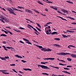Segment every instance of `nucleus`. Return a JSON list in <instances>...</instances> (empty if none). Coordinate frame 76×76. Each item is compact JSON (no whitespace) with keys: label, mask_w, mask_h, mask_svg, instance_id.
I'll return each instance as SVG.
<instances>
[{"label":"nucleus","mask_w":76,"mask_h":76,"mask_svg":"<svg viewBox=\"0 0 76 76\" xmlns=\"http://www.w3.org/2000/svg\"><path fill=\"white\" fill-rule=\"evenodd\" d=\"M12 9H13V10H17V11L18 10V9H17L15 8H14L13 7H12Z\"/></svg>","instance_id":"e433bc0d"},{"label":"nucleus","mask_w":76,"mask_h":76,"mask_svg":"<svg viewBox=\"0 0 76 76\" xmlns=\"http://www.w3.org/2000/svg\"><path fill=\"white\" fill-rule=\"evenodd\" d=\"M0 20H1V22H3V23H5V22H4V21L3 20L0 19Z\"/></svg>","instance_id":"ea45409f"},{"label":"nucleus","mask_w":76,"mask_h":76,"mask_svg":"<svg viewBox=\"0 0 76 76\" xmlns=\"http://www.w3.org/2000/svg\"><path fill=\"white\" fill-rule=\"evenodd\" d=\"M51 51V50L49 48H48L47 49L46 51Z\"/></svg>","instance_id":"c85d7f7f"},{"label":"nucleus","mask_w":76,"mask_h":76,"mask_svg":"<svg viewBox=\"0 0 76 76\" xmlns=\"http://www.w3.org/2000/svg\"><path fill=\"white\" fill-rule=\"evenodd\" d=\"M0 72H2V73L3 74H5V75H9V72H7V70H0Z\"/></svg>","instance_id":"20e7f679"},{"label":"nucleus","mask_w":76,"mask_h":76,"mask_svg":"<svg viewBox=\"0 0 76 76\" xmlns=\"http://www.w3.org/2000/svg\"><path fill=\"white\" fill-rule=\"evenodd\" d=\"M47 63H48V62H41V64H47Z\"/></svg>","instance_id":"4be33fe9"},{"label":"nucleus","mask_w":76,"mask_h":76,"mask_svg":"<svg viewBox=\"0 0 76 76\" xmlns=\"http://www.w3.org/2000/svg\"><path fill=\"white\" fill-rule=\"evenodd\" d=\"M18 8H19L20 9H24V8H23L22 7H20L19 6H18Z\"/></svg>","instance_id":"4c0bfd02"},{"label":"nucleus","mask_w":76,"mask_h":76,"mask_svg":"<svg viewBox=\"0 0 76 76\" xmlns=\"http://www.w3.org/2000/svg\"><path fill=\"white\" fill-rule=\"evenodd\" d=\"M0 58L2 60H6V59L4 58H2V57H0Z\"/></svg>","instance_id":"cd10ccee"},{"label":"nucleus","mask_w":76,"mask_h":76,"mask_svg":"<svg viewBox=\"0 0 76 76\" xmlns=\"http://www.w3.org/2000/svg\"><path fill=\"white\" fill-rule=\"evenodd\" d=\"M2 43H3V44H6V42L5 41H3L2 42Z\"/></svg>","instance_id":"13d9d810"},{"label":"nucleus","mask_w":76,"mask_h":76,"mask_svg":"<svg viewBox=\"0 0 76 76\" xmlns=\"http://www.w3.org/2000/svg\"><path fill=\"white\" fill-rule=\"evenodd\" d=\"M7 48H8V49H14V48L10 47H7Z\"/></svg>","instance_id":"a878e982"},{"label":"nucleus","mask_w":76,"mask_h":76,"mask_svg":"<svg viewBox=\"0 0 76 76\" xmlns=\"http://www.w3.org/2000/svg\"><path fill=\"white\" fill-rule=\"evenodd\" d=\"M56 16V17H57L58 18H61V19H62V20H66V21H67V20L66 19L63 18V17H61L60 16Z\"/></svg>","instance_id":"6e6552de"},{"label":"nucleus","mask_w":76,"mask_h":76,"mask_svg":"<svg viewBox=\"0 0 76 76\" xmlns=\"http://www.w3.org/2000/svg\"><path fill=\"white\" fill-rule=\"evenodd\" d=\"M5 27L6 28H9V29H11V28H10V27H9V26H6Z\"/></svg>","instance_id":"603ef678"},{"label":"nucleus","mask_w":76,"mask_h":76,"mask_svg":"<svg viewBox=\"0 0 76 76\" xmlns=\"http://www.w3.org/2000/svg\"><path fill=\"white\" fill-rule=\"evenodd\" d=\"M4 20H5V22H8V20H7V19H4Z\"/></svg>","instance_id":"3c124183"},{"label":"nucleus","mask_w":76,"mask_h":76,"mask_svg":"<svg viewBox=\"0 0 76 76\" xmlns=\"http://www.w3.org/2000/svg\"><path fill=\"white\" fill-rule=\"evenodd\" d=\"M45 10L46 12H48V10L47 9H45Z\"/></svg>","instance_id":"e2e57ef3"},{"label":"nucleus","mask_w":76,"mask_h":76,"mask_svg":"<svg viewBox=\"0 0 76 76\" xmlns=\"http://www.w3.org/2000/svg\"><path fill=\"white\" fill-rule=\"evenodd\" d=\"M53 46H54V47H60V45L57 44L54 45Z\"/></svg>","instance_id":"ddd939ff"},{"label":"nucleus","mask_w":76,"mask_h":76,"mask_svg":"<svg viewBox=\"0 0 76 76\" xmlns=\"http://www.w3.org/2000/svg\"><path fill=\"white\" fill-rule=\"evenodd\" d=\"M40 14H41V15H42V16H46V15H45L43 14L42 13H41Z\"/></svg>","instance_id":"6e6d98bb"},{"label":"nucleus","mask_w":76,"mask_h":76,"mask_svg":"<svg viewBox=\"0 0 76 76\" xmlns=\"http://www.w3.org/2000/svg\"><path fill=\"white\" fill-rule=\"evenodd\" d=\"M9 32L10 34L11 35H12V33L10 31H9Z\"/></svg>","instance_id":"338daca9"},{"label":"nucleus","mask_w":76,"mask_h":76,"mask_svg":"<svg viewBox=\"0 0 76 76\" xmlns=\"http://www.w3.org/2000/svg\"><path fill=\"white\" fill-rule=\"evenodd\" d=\"M10 66H15V64H10Z\"/></svg>","instance_id":"49530a36"},{"label":"nucleus","mask_w":76,"mask_h":76,"mask_svg":"<svg viewBox=\"0 0 76 76\" xmlns=\"http://www.w3.org/2000/svg\"><path fill=\"white\" fill-rule=\"evenodd\" d=\"M54 34H56V35H57V32H53L51 34V35H54Z\"/></svg>","instance_id":"dca6fc26"},{"label":"nucleus","mask_w":76,"mask_h":76,"mask_svg":"<svg viewBox=\"0 0 76 76\" xmlns=\"http://www.w3.org/2000/svg\"><path fill=\"white\" fill-rule=\"evenodd\" d=\"M4 32H5V34H8V33L7 32V31L5 30L4 31Z\"/></svg>","instance_id":"0e129e2a"},{"label":"nucleus","mask_w":76,"mask_h":76,"mask_svg":"<svg viewBox=\"0 0 76 76\" xmlns=\"http://www.w3.org/2000/svg\"><path fill=\"white\" fill-rule=\"evenodd\" d=\"M67 67H72V66H67Z\"/></svg>","instance_id":"bf43d9fd"},{"label":"nucleus","mask_w":76,"mask_h":76,"mask_svg":"<svg viewBox=\"0 0 76 76\" xmlns=\"http://www.w3.org/2000/svg\"><path fill=\"white\" fill-rule=\"evenodd\" d=\"M42 75H47L48 76V74H47V73H42Z\"/></svg>","instance_id":"f704fd0d"},{"label":"nucleus","mask_w":76,"mask_h":76,"mask_svg":"<svg viewBox=\"0 0 76 76\" xmlns=\"http://www.w3.org/2000/svg\"><path fill=\"white\" fill-rule=\"evenodd\" d=\"M32 10H33V11H34V12H36V13H39V12H38V11H37V10H35V9H32Z\"/></svg>","instance_id":"a211bd4d"},{"label":"nucleus","mask_w":76,"mask_h":76,"mask_svg":"<svg viewBox=\"0 0 76 76\" xmlns=\"http://www.w3.org/2000/svg\"><path fill=\"white\" fill-rule=\"evenodd\" d=\"M60 61H62V62H64V63H66V61L63 60H60Z\"/></svg>","instance_id":"052dcab7"},{"label":"nucleus","mask_w":76,"mask_h":76,"mask_svg":"<svg viewBox=\"0 0 76 76\" xmlns=\"http://www.w3.org/2000/svg\"><path fill=\"white\" fill-rule=\"evenodd\" d=\"M15 57H16L18 58H23V57H22V56H20L18 55H15Z\"/></svg>","instance_id":"1a4fd4ad"},{"label":"nucleus","mask_w":76,"mask_h":76,"mask_svg":"<svg viewBox=\"0 0 76 76\" xmlns=\"http://www.w3.org/2000/svg\"><path fill=\"white\" fill-rule=\"evenodd\" d=\"M54 39L57 41H60V39L58 38H55Z\"/></svg>","instance_id":"2f4dec72"},{"label":"nucleus","mask_w":76,"mask_h":76,"mask_svg":"<svg viewBox=\"0 0 76 76\" xmlns=\"http://www.w3.org/2000/svg\"><path fill=\"white\" fill-rule=\"evenodd\" d=\"M64 69L65 70H70V69L68 68H64Z\"/></svg>","instance_id":"79ce46f5"},{"label":"nucleus","mask_w":76,"mask_h":76,"mask_svg":"<svg viewBox=\"0 0 76 76\" xmlns=\"http://www.w3.org/2000/svg\"><path fill=\"white\" fill-rule=\"evenodd\" d=\"M20 29H25L24 28H23L22 27H20Z\"/></svg>","instance_id":"680f3d73"},{"label":"nucleus","mask_w":76,"mask_h":76,"mask_svg":"<svg viewBox=\"0 0 76 76\" xmlns=\"http://www.w3.org/2000/svg\"><path fill=\"white\" fill-rule=\"evenodd\" d=\"M66 2H68V3H71V4H73V2H71L70 1H66Z\"/></svg>","instance_id":"393cba45"},{"label":"nucleus","mask_w":76,"mask_h":76,"mask_svg":"<svg viewBox=\"0 0 76 76\" xmlns=\"http://www.w3.org/2000/svg\"><path fill=\"white\" fill-rule=\"evenodd\" d=\"M1 37H7L6 35L4 34H2L0 35Z\"/></svg>","instance_id":"412c9836"},{"label":"nucleus","mask_w":76,"mask_h":76,"mask_svg":"<svg viewBox=\"0 0 76 76\" xmlns=\"http://www.w3.org/2000/svg\"><path fill=\"white\" fill-rule=\"evenodd\" d=\"M57 12H58V13H60L61 14V15H66V14H64V13H63L61 12H60V11H57Z\"/></svg>","instance_id":"aec40b11"},{"label":"nucleus","mask_w":76,"mask_h":76,"mask_svg":"<svg viewBox=\"0 0 76 76\" xmlns=\"http://www.w3.org/2000/svg\"><path fill=\"white\" fill-rule=\"evenodd\" d=\"M25 42H26V43H27L28 44H30L31 45H32V43H31V42H29V41Z\"/></svg>","instance_id":"b1692460"},{"label":"nucleus","mask_w":76,"mask_h":76,"mask_svg":"<svg viewBox=\"0 0 76 76\" xmlns=\"http://www.w3.org/2000/svg\"><path fill=\"white\" fill-rule=\"evenodd\" d=\"M74 58H76V55H74Z\"/></svg>","instance_id":"774afa93"},{"label":"nucleus","mask_w":76,"mask_h":76,"mask_svg":"<svg viewBox=\"0 0 76 76\" xmlns=\"http://www.w3.org/2000/svg\"><path fill=\"white\" fill-rule=\"evenodd\" d=\"M39 66L41 67L42 69H47V70H50V68L48 67V66L45 65H38V67H39Z\"/></svg>","instance_id":"f257e3e1"},{"label":"nucleus","mask_w":76,"mask_h":76,"mask_svg":"<svg viewBox=\"0 0 76 76\" xmlns=\"http://www.w3.org/2000/svg\"><path fill=\"white\" fill-rule=\"evenodd\" d=\"M70 53H64V56H65V55H66V54H68V55L70 54Z\"/></svg>","instance_id":"a19ab883"},{"label":"nucleus","mask_w":76,"mask_h":76,"mask_svg":"<svg viewBox=\"0 0 76 76\" xmlns=\"http://www.w3.org/2000/svg\"><path fill=\"white\" fill-rule=\"evenodd\" d=\"M36 24H37V26L39 28H41V26H40L39 24L38 23H36Z\"/></svg>","instance_id":"5701e85b"},{"label":"nucleus","mask_w":76,"mask_h":76,"mask_svg":"<svg viewBox=\"0 0 76 76\" xmlns=\"http://www.w3.org/2000/svg\"><path fill=\"white\" fill-rule=\"evenodd\" d=\"M7 10L10 12V13H11V14H13V15H16L15 14V13L14 12V11L12 9L10 8H7Z\"/></svg>","instance_id":"f03ea898"},{"label":"nucleus","mask_w":76,"mask_h":76,"mask_svg":"<svg viewBox=\"0 0 76 76\" xmlns=\"http://www.w3.org/2000/svg\"><path fill=\"white\" fill-rule=\"evenodd\" d=\"M50 7L51 8H52V9H54V10H57V8H54L53 7Z\"/></svg>","instance_id":"6ab92c4d"},{"label":"nucleus","mask_w":76,"mask_h":76,"mask_svg":"<svg viewBox=\"0 0 76 76\" xmlns=\"http://www.w3.org/2000/svg\"><path fill=\"white\" fill-rule=\"evenodd\" d=\"M67 59L69 61H72V59H70V58H67Z\"/></svg>","instance_id":"c9c22d12"},{"label":"nucleus","mask_w":76,"mask_h":76,"mask_svg":"<svg viewBox=\"0 0 76 76\" xmlns=\"http://www.w3.org/2000/svg\"><path fill=\"white\" fill-rule=\"evenodd\" d=\"M50 23H51V22H49V23H47V25H50Z\"/></svg>","instance_id":"864d4df0"},{"label":"nucleus","mask_w":76,"mask_h":76,"mask_svg":"<svg viewBox=\"0 0 76 76\" xmlns=\"http://www.w3.org/2000/svg\"><path fill=\"white\" fill-rule=\"evenodd\" d=\"M23 70H25L26 71H27L28 70V68H24L23 69Z\"/></svg>","instance_id":"8fccbe9b"},{"label":"nucleus","mask_w":76,"mask_h":76,"mask_svg":"<svg viewBox=\"0 0 76 76\" xmlns=\"http://www.w3.org/2000/svg\"><path fill=\"white\" fill-rule=\"evenodd\" d=\"M47 3H53V2H51V1H46Z\"/></svg>","instance_id":"a18cd8bd"},{"label":"nucleus","mask_w":76,"mask_h":76,"mask_svg":"<svg viewBox=\"0 0 76 76\" xmlns=\"http://www.w3.org/2000/svg\"><path fill=\"white\" fill-rule=\"evenodd\" d=\"M41 50L42 51H47V49L43 48L41 49Z\"/></svg>","instance_id":"4468645a"},{"label":"nucleus","mask_w":76,"mask_h":76,"mask_svg":"<svg viewBox=\"0 0 76 76\" xmlns=\"http://www.w3.org/2000/svg\"><path fill=\"white\" fill-rule=\"evenodd\" d=\"M20 43H22V44H24V42H23V41H22L21 40H20Z\"/></svg>","instance_id":"4d7b16f0"},{"label":"nucleus","mask_w":76,"mask_h":76,"mask_svg":"<svg viewBox=\"0 0 76 76\" xmlns=\"http://www.w3.org/2000/svg\"><path fill=\"white\" fill-rule=\"evenodd\" d=\"M13 30H14V31H16L17 32H21V31H20V30H18L14 28Z\"/></svg>","instance_id":"9d476101"},{"label":"nucleus","mask_w":76,"mask_h":76,"mask_svg":"<svg viewBox=\"0 0 76 76\" xmlns=\"http://www.w3.org/2000/svg\"><path fill=\"white\" fill-rule=\"evenodd\" d=\"M66 32H69L70 33H72L73 32H75L74 31H70L69 30H67L66 31Z\"/></svg>","instance_id":"2eb2a0df"},{"label":"nucleus","mask_w":76,"mask_h":76,"mask_svg":"<svg viewBox=\"0 0 76 76\" xmlns=\"http://www.w3.org/2000/svg\"><path fill=\"white\" fill-rule=\"evenodd\" d=\"M46 34H47V35H48V34H49V35H50V34H51V32H50V33H49V31L48 30V31H46Z\"/></svg>","instance_id":"f3484780"},{"label":"nucleus","mask_w":76,"mask_h":76,"mask_svg":"<svg viewBox=\"0 0 76 76\" xmlns=\"http://www.w3.org/2000/svg\"><path fill=\"white\" fill-rule=\"evenodd\" d=\"M36 45V46H37V47H39V48H40V49L42 48V49L43 48V47L42 46H39L37 45Z\"/></svg>","instance_id":"f8f14e48"},{"label":"nucleus","mask_w":76,"mask_h":76,"mask_svg":"<svg viewBox=\"0 0 76 76\" xmlns=\"http://www.w3.org/2000/svg\"><path fill=\"white\" fill-rule=\"evenodd\" d=\"M4 58L5 59H8V58H9V56H5L4 57Z\"/></svg>","instance_id":"58836bf2"},{"label":"nucleus","mask_w":76,"mask_h":76,"mask_svg":"<svg viewBox=\"0 0 76 76\" xmlns=\"http://www.w3.org/2000/svg\"><path fill=\"white\" fill-rule=\"evenodd\" d=\"M59 64L61 66H66V64H63L61 63H59Z\"/></svg>","instance_id":"7c9ffc66"},{"label":"nucleus","mask_w":76,"mask_h":76,"mask_svg":"<svg viewBox=\"0 0 76 76\" xmlns=\"http://www.w3.org/2000/svg\"><path fill=\"white\" fill-rule=\"evenodd\" d=\"M44 60H54L55 58H43Z\"/></svg>","instance_id":"423d86ee"},{"label":"nucleus","mask_w":76,"mask_h":76,"mask_svg":"<svg viewBox=\"0 0 76 76\" xmlns=\"http://www.w3.org/2000/svg\"><path fill=\"white\" fill-rule=\"evenodd\" d=\"M34 34H36V35H38V34L36 32V31L34 32Z\"/></svg>","instance_id":"5fc2aeb1"},{"label":"nucleus","mask_w":76,"mask_h":76,"mask_svg":"<svg viewBox=\"0 0 76 76\" xmlns=\"http://www.w3.org/2000/svg\"><path fill=\"white\" fill-rule=\"evenodd\" d=\"M36 29H37L38 30V31H40V32H41V29H39V28H38V27H36Z\"/></svg>","instance_id":"473e14b6"},{"label":"nucleus","mask_w":76,"mask_h":76,"mask_svg":"<svg viewBox=\"0 0 76 76\" xmlns=\"http://www.w3.org/2000/svg\"><path fill=\"white\" fill-rule=\"evenodd\" d=\"M23 40H24V41H29V40H28L27 39H26L25 38H23Z\"/></svg>","instance_id":"c756f323"},{"label":"nucleus","mask_w":76,"mask_h":76,"mask_svg":"<svg viewBox=\"0 0 76 76\" xmlns=\"http://www.w3.org/2000/svg\"><path fill=\"white\" fill-rule=\"evenodd\" d=\"M21 61L23 62V63H26V61H24V60H21Z\"/></svg>","instance_id":"09e8293b"},{"label":"nucleus","mask_w":76,"mask_h":76,"mask_svg":"<svg viewBox=\"0 0 76 76\" xmlns=\"http://www.w3.org/2000/svg\"><path fill=\"white\" fill-rule=\"evenodd\" d=\"M12 70H13V71L14 72H15V73H18V72H16V71L15 69H12Z\"/></svg>","instance_id":"37998d69"},{"label":"nucleus","mask_w":76,"mask_h":76,"mask_svg":"<svg viewBox=\"0 0 76 76\" xmlns=\"http://www.w3.org/2000/svg\"><path fill=\"white\" fill-rule=\"evenodd\" d=\"M45 30H47V29H48V27H46L45 29Z\"/></svg>","instance_id":"69168bd1"},{"label":"nucleus","mask_w":76,"mask_h":76,"mask_svg":"<svg viewBox=\"0 0 76 76\" xmlns=\"http://www.w3.org/2000/svg\"><path fill=\"white\" fill-rule=\"evenodd\" d=\"M68 18H69V19H72V20H75V18H72L70 17H68Z\"/></svg>","instance_id":"bb28decb"},{"label":"nucleus","mask_w":76,"mask_h":76,"mask_svg":"<svg viewBox=\"0 0 76 76\" xmlns=\"http://www.w3.org/2000/svg\"><path fill=\"white\" fill-rule=\"evenodd\" d=\"M62 72H63V73H67V71H62Z\"/></svg>","instance_id":"de8ad7c7"},{"label":"nucleus","mask_w":76,"mask_h":76,"mask_svg":"<svg viewBox=\"0 0 76 76\" xmlns=\"http://www.w3.org/2000/svg\"><path fill=\"white\" fill-rule=\"evenodd\" d=\"M62 36L64 37V38H67V36L66 35L62 34Z\"/></svg>","instance_id":"72a5a7b5"},{"label":"nucleus","mask_w":76,"mask_h":76,"mask_svg":"<svg viewBox=\"0 0 76 76\" xmlns=\"http://www.w3.org/2000/svg\"><path fill=\"white\" fill-rule=\"evenodd\" d=\"M28 26H29V27H30L31 28H32V29H33L36 32H37V33H38L39 34H40L38 32V31H37V29L35 28H34V27H33V26L31 25L30 24H28Z\"/></svg>","instance_id":"7ed1b4c3"},{"label":"nucleus","mask_w":76,"mask_h":76,"mask_svg":"<svg viewBox=\"0 0 76 76\" xmlns=\"http://www.w3.org/2000/svg\"><path fill=\"white\" fill-rule=\"evenodd\" d=\"M64 53H57V54L58 55H60L61 56H64Z\"/></svg>","instance_id":"9b49d317"},{"label":"nucleus","mask_w":76,"mask_h":76,"mask_svg":"<svg viewBox=\"0 0 76 76\" xmlns=\"http://www.w3.org/2000/svg\"><path fill=\"white\" fill-rule=\"evenodd\" d=\"M25 11L26 12H27V13H31V14H32V11L28 9H27L25 10Z\"/></svg>","instance_id":"39448f33"},{"label":"nucleus","mask_w":76,"mask_h":76,"mask_svg":"<svg viewBox=\"0 0 76 76\" xmlns=\"http://www.w3.org/2000/svg\"><path fill=\"white\" fill-rule=\"evenodd\" d=\"M74 55H75V54H71V57H74Z\"/></svg>","instance_id":"c03bdc74"},{"label":"nucleus","mask_w":76,"mask_h":76,"mask_svg":"<svg viewBox=\"0 0 76 76\" xmlns=\"http://www.w3.org/2000/svg\"><path fill=\"white\" fill-rule=\"evenodd\" d=\"M61 11H62L64 13H66L67 14H68V11H66L64 9H62Z\"/></svg>","instance_id":"0eeeda50"}]
</instances>
